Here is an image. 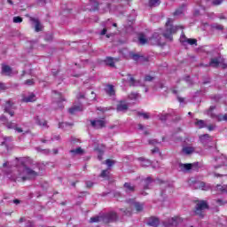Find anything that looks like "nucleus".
<instances>
[{
    "label": "nucleus",
    "instance_id": "4",
    "mask_svg": "<svg viewBox=\"0 0 227 227\" xmlns=\"http://www.w3.org/2000/svg\"><path fill=\"white\" fill-rule=\"evenodd\" d=\"M54 102L52 103V106L54 109H63V102H65V98H63V96H61V93H58L54 91Z\"/></svg>",
    "mask_w": 227,
    "mask_h": 227
},
{
    "label": "nucleus",
    "instance_id": "39",
    "mask_svg": "<svg viewBox=\"0 0 227 227\" xmlns=\"http://www.w3.org/2000/svg\"><path fill=\"white\" fill-rule=\"evenodd\" d=\"M160 4V0H149V6L155 7Z\"/></svg>",
    "mask_w": 227,
    "mask_h": 227
},
{
    "label": "nucleus",
    "instance_id": "51",
    "mask_svg": "<svg viewBox=\"0 0 227 227\" xmlns=\"http://www.w3.org/2000/svg\"><path fill=\"white\" fill-rule=\"evenodd\" d=\"M14 130H16V132H19V134L23 132L22 128H19L17 126H14Z\"/></svg>",
    "mask_w": 227,
    "mask_h": 227
},
{
    "label": "nucleus",
    "instance_id": "62",
    "mask_svg": "<svg viewBox=\"0 0 227 227\" xmlns=\"http://www.w3.org/2000/svg\"><path fill=\"white\" fill-rule=\"evenodd\" d=\"M107 33V28H104L102 31H101V35H104Z\"/></svg>",
    "mask_w": 227,
    "mask_h": 227
},
{
    "label": "nucleus",
    "instance_id": "31",
    "mask_svg": "<svg viewBox=\"0 0 227 227\" xmlns=\"http://www.w3.org/2000/svg\"><path fill=\"white\" fill-rule=\"evenodd\" d=\"M144 189H150V185H152V182H153V180H152V177H147L145 179H144Z\"/></svg>",
    "mask_w": 227,
    "mask_h": 227
},
{
    "label": "nucleus",
    "instance_id": "26",
    "mask_svg": "<svg viewBox=\"0 0 227 227\" xmlns=\"http://www.w3.org/2000/svg\"><path fill=\"white\" fill-rule=\"evenodd\" d=\"M69 153L72 154L73 157H75V155H82L84 153V150H82V148L81 147H78L76 149L69 151Z\"/></svg>",
    "mask_w": 227,
    "mask_h": 227
},
{
    "label": "nucleus",
    "instance_id": "29",
    "mask_svg": "<svg viewBox=\"0 0 227 227\" xmlns=\"http://www.w3.org/2000/svg\"><path fill=\"white\" fill-rule=\"evenodd\" d=\"M124 189L126 192H134V191H136V186L132 185L130 183H125Z\"/></svg>",
    "mask_w": 227,
    "mask_h": 227
},
{
    "label": "nucleus",
    "instance_id": "45",
    "mask_svg": "<svg viewBox=\"0 0 227 227\" xmlns=\"http://www.w3.org/2000/svg\"><path fill=\"white\" fill-rule=\"evenodd\" d=\"M24 84H26L27 86H33V84H35V81L33 79H28L25 81Z\"/></svg>",
    "mask_w": 227,
    "mask_h": 227
},
{
    "label": "nucleus",
    "instance_id": "21",
    "mask_svg": "<svg viewBox=\"0 0 227 227\" xmlns=\"http://www.w3.org/2000/svg\"><path fill=\"white\" fill-rule=\"evenodd\" d=\"M127 109H129V105H127V103L121 101L118 105H117V111L121 112V113H125V111H127Z\"/></svg>",
    "mask_w": 227,
    "mask_h": 227
},
{
    "label": "nucleus",
    "instance_id": "52",
    "mask_svg": "<svg viewBox=\"0 0 227 227\" xmlns=\"http://www.w3.org/2000/svg\"><path fill=\"white\" fill-rule=\"evenodd\" d=\"M15 124H13L12 122H9L8 124H7V127H8V129H15Z\"/></svg>",
    "mask_w": 227,
    "mask_h": 227
},
{
    "label": "nucleus",
    "instance_id": "30",
    "mask_svg": "<svg viewBox=\"0 0 227 227\" xmlns=\"http://www.w3.org/2000/svg\"><path fill=\"white\" fill-rule=\"evenodd\" d=\"M2 72H3V74H4V75H11L12 74V67H10V66L3 65Z\"/></svg>",
    "mask_w": 227,
    "mask_h": 227
},
{
    "label": "nucleus",
    "instance_id": "49",
    "mask_svg": "<svg viewBox=\"0 0 227 227\" xmlns=\"http://www.w3.org/2000/svg\"><path fill=\"white\" fill-rule=\"evenodd\" d=\"M152 81H153V77H152L151 75H146L145 77V82H152Z\"/></svg>",
    "mask_w": 227,
    "mask_h": 227
},
{
    "label": "nucleus",
    "instance_id": "7",
    "mask_svg": "<svg viewBox=\"0 0 227 227\" xmlns=\"http://www.w3.org/2000/svg\"><path fill=\"white\" fill-rule=\"evenodd\" d=\"M127 203L130 205V207H134L136 212H142L145 208V204L141 202L136 201V199H129Z\"/></svg>",
    "mask_w": 227,
    "mask_h": 227
},
{
    "label": "nucleus",
    "instance_id": "37",
    "mask_svg": "<svg viewBox=\"0 0 227 227\" xmlns=\"http://www.w3.org/2000/svg\"><path fill=\"white\" fill-rule=\"evenodd\" d=\"M168 116H171V113L160 114L159 115V118L161 121H166V120H168Z\"/></svg>",
    "mask_w": 227,
    "mask_h": 227
},
{
    "label": "nucleus",
    "instance_id": "5",
    "mask_svg": "<svg viewBox=\"0 0 227 227\" xmlns=\"http://www.w3.org/2000/svg\"><path fill=\"white\" fill-rule=\"evenodd\" d=\"M214 162L215 169H219L222 166H227V157L224 154H221L214 159Z\"/></svg>",
    "mask_w": 227,
    "mask_h": 227
},
{
    "label": "nucleus",
    "instance_id": "60",
    "mask_svg": "<svg viewBox=\"0 0 227 227\" xmlns=\"http://www.w3.org/2000/svg\"><path fill=\"white\" fill-rule=\"evenodd\" d=\"M216 203H218V204H220V205H224V203L223 202V200H221V199H218V200H216Z\"/></svg>",
    "mask_w": 227,
    "mask_h": 227
},
{
    "label": "nucleus",
    "instance_id": "1",
    "mask_svg": "<svg viewBox=\"0 0 227 227\" xmlns=\"http://www.w3.org/2000/svg\"><path fill=\"white\" fill-rule=\"evenodd\" d=\"M29 158H22L18 160L17 170L12 176L14 182H26L27 180H35L36 176L42 175V168L39 163L29 166Z\"/></svg>",
    "mask_w": 227,
    "mask_h": 227
},
{
    "label": "nucleus",
    "instance_id": "8",
    "mask_svg": "<svg viewBox=\"0 0 227 227\" xmlns=\"http://www.w3.org/2000/svg\"><path fill=\"white\" fill-rule=\"evenodd\" d=\"M214 109H215V106H212L209 107V110L207 111V114L209 116H211V118H216V120L218 121H227V114H219V115H215L214 114H212V112L214 111Z\"/></svg>",
    "mask_w": 227,
    "mask_h": 227
},
{
    "label": "nucleus",
    "instance_id": "32",
    "mask_svg": "<svg viewBox=\"0 0 227 227\" xmlns=\"http://www.w3.org/2000/svg\"><path fill=\"white\" fill-rule=\"evenodd\" d=\"M77 111H82V106H74L71 108H69L70 114H75Z\"/></svg>",
    "mask_w": 227,
    "mask_h": 227
},
{
    "label": "nucleus",
    "instance_id": "54",
    "mask_svg": "<svg viewBox=\"0 0 227 227\" xmlns=\"http://www.w3.org/2000/svg\"><path fill=\"white\" fill-rule=\"evenodd\" d=\"M159 142H157L155 139H153V140H150L149 141V145H157Z\"/></svg>",
    "mask_w": 227,
    "mask_h": 227
},
{
    "label": "nucleus",
    "instance_id": "59",
    "mask_svg": "<svg viewBox=\"0 0 227 227\" xmlns=\"http://www.w3.org/2000/svg\"><path fill=\"white\" fill-rule=\"evenodd\" d=\"M65 125H67V123H65V122L59 123V129H63V127H65Z\"/></svg>",
    "mask_w": 227,
    "mask_h": 227
},
{
    "label": "nucleus",
    "instance_id": "28",
    "mask_svg": "<svg viewBox=\"0 0 227 227\" xmlns=\"http://www.w3.org/2000/svg\"><path fill=\"white\" fill-rule=\"evenodd\" d=\"M159 223L160 221L158 220V218H155V217H151L147 221L148 226H154V227L159 226Z\"/></svg>",
    "mask_w": 227,
    "mask_h": 227
},
{
    "label": "nucleus",
    "instance_id": "38",
    "mask_svg": "<svg viewBox=\"0 0 227 227\" xmlns=\"http://www.w3.org/2000/svg\"><path fill=\"white\" fill-rule=\"evenodd\" d=\"M216 189H217V191H221L222 192L227 193V184H223V185L217 184Z\"/></svg>",
    "mask_w": 227,
    "mask_h": 227
},
{
    "label": "nucleus",
    "instance_id": "63",
    "mask_svg": "<svg viewBox=\"0 0 227 227\" xmlns=\"http://www.w3.org/2000/svg\"><path fill=\"white\" fill-rule=\"evenodd\" d=\"M8 4H11L12 6H13V1L12 0H7Z\"/></svg>",
    "mask_w": 227,
    "mask_h": 227
},
{
    "label": "nucleus",
    "instance_id": "33",
    "mask_svg": "<svg viewBox=\"0 0 227 227\" xmlns=\"http://www.w3.org/2000/svg\"><path fill=\"white\" fill-rule=\"evenodd\" d=\"M200 139L203 144L208 143V141H210V135L208 134L202 135L200 137Z\"/></svg>",
    "mask_w": 227,
    "mask_h": 227
},
{
    "label": "nucleus",
    "instance_id": "22",
    "mask_svg": "<svg viewBox=\"0 0 227 227\" xmlns=\"http://www.w3.org/2000/svg\"><path fill=\"white\" fill-rule=\"evenodd\" d=\"M138 160L140 161V166H142V168H148L152 166V161L150 160L140 157L138 158Z\"/></svg>",
    "mask_w": 227,
    "mask_h": 227
},
{
    "label": "nucleus",
    "instance_id": "55",
    "mask_svg": "<svg viewBox=\"0 0 227 227\" xmlns=\"http://www.w3.org/2000/svg\"><path fill=\"white\" fill-rule=\"evenodd\" d=\"M45 40H46V42H51V40H52V35H46Z\"/></svg>",
    "mask_w": 227,
    "mask_h": 227
},
{
    "label": "nucleus",
    "instance_id": "17",
    "mask_svg": "<svg viewBox=\"0 0 227 227\" xmlns=\"http://www.w3.org/2000/svg\"><path fill=\"white\" fill-rule=\"evenodd\" d=\"M182 219L179 216H174L170 219H168V224L170 226H178V224H180V223H182Z\"/></svg>",
    "mask_w": 227,
    "mask_h": 227
},
{
    "label": "nucleus",
    "instance_id": "18",
    "mask_svg": "<svg viewBox=\"0 0 227 227\" xmlns=\"http://www.w3.org/2000/svg\"><path fill=\"white\" fill-rule=\"evenodd\" d=\"M197 163H181L179 164V168L182 171H189L190 169H192V166H196Z\"/></svg>",
    "mask_w": 227,
    "mask_h": 227
},
{
    "label": "nucleus",
    "instance_id": "41",
    "mask_svg": "<svg viewBox=\"0 0 227 227\" xmlns=\"http://www.w3.org/2000/svg\"><path fill=\"white\" fill-rule=\"evenodd\" d=\"M101 178H109V170H103L100 174Z\"/></svg>",
    "mask_w": 227,
    "mask_h": 227
},
{
    "label": "nucleus",
    "instance_id": "46",
    "mask_svg": "<svg viewBox=\"0 0 227 227\" xmlns=\"http://www.w3.org/2000/svg\"><path fill=\"white\" fill-rule=\"evenodd\" d=\"M122 212H123V215H132V210L131 209H126V210H123V209H121Z\"/></svg>",
    "mask_w": 227,
    "mask_h": 227
},
{
    "label": "nucleus",
    "instance_id": "34",
    "mask_svg": "<svg viewBox=\"0 0 227 227\" xmlns=\"http://www.w3.org/2000/svg\"><path fill=\"white\" fill-rule=\"evenodd\" d=\"M195 125H197V127H199V129H205V127H207V124L205 123V121H203V120H197L195 121Z\"/></svg>",
    "mask_w": 227,
    "mask_h": 227
},
{
    "label": "nucleus",
    "instance_id": "48",
    "mask_svg": "<svg viewBox=\"0 0 227 227\" xmlns=\"http://www.w3.org/2000/svg\"><path fill=\"white\" fill-rule=\"evenodd\" d=\"M106 164L108 166V168H111L114 164V160L108 159L106 160Z\"/></svg>",
    "mask_w": 227,
    "mask_h": 227
},
{
    "label": "nucleus",
    "instance_id": "58",
    "mask_svg": "<svg viewBox=\"0 0 227 227\" xmlns=\"http://www.w3.org/2000/svg\"><path fill=\"white\" fill-rule=\"evenodd\" d=\"M12 203H14V205H20V200L16 199V200H14L12 201Z\"/></svg>",
    "mask_w": 227,
    "mask_h": 227
},
{
    "label": "nucleus",
    "instance_id": "57",
    "mask_svg": "<svg viewBox=\"0 0 227 227\" xmlns=\"http://www.w3.org/2000/svg\"><path fill=\"white\" fill-rule=\"evenodd\" d=\"M214 129H215V126H214V125L207 126V130L212 131V130H214Z\"/></svg>",
    "mask_w": 227,
    "mask_h": 227
},
{
    "label": "nucleus",
    "instance_id": "47",
    "mask_svg": "<svg viewBox=\"0 0 227 227\" xmlns=\"http://www.w3.org/2000/svg\"><path fill=\"white\" fill-rule=\"evenodd\" d=\"M6 90H8L6 83L0 82V91H4Z\"/></svg>",
    "mask_w": 227,
    "mask_h": 227
},
{
    "label": "nucleus",
    "instance_id": "61",
    "mask_svg": "<svg viewBox=\"0 0 227 227\" xmlns=\"http://www.w3.org/2000/svg\"><path fill=\"white\" fill-rule=\"evenodd\" d=\"M139 130H145V126L143 124H138Z\"/></svg>",
    "mask_w": 227,
    "mask_h": 227
},
{
    "label": "nucleus",
    "instance_id": "6",
    "mask_svg": "<svg viewBox=\"0 0 227 227\" xmlns=\"http://www.w3.org/2000/svg\"><path fill=\"white\" fill-rule=\"evenodd\" d=\"M207 208H208V204H207V201L205 200L199 201L195 207L196 215H199V217H203V211Z\"/></svg>",
    "mask_w": 227,
    "mask_h": 227
},
{
    "label": "nucleus",
    "instance_id": "27",
    "mask_svg": "<svg viewBox=\"0 0 227 227\" xmlns=\"http://www.w3.org/2000/svg\"><path fill=\"white\" fill-rule=\"evenodd\" d=\"M138 42L140 45H145V43H148V38H146V35H145V34H139Z\"/></svg>",
    "mask_w": 227,
    "mask_h": 227
},
{
    "label": "nucleus",
    "instance_id": "14",
    "mask_svg": "<svg viewBox=\"0 0 227 227\" xmlns=\"http://www.w3.org/2000/svg\"><path fill=\"white\" fill-rule=\"evenodd\" d=\"M22 102H35L36 100V96L35 93H29L27 96L22 95Z\"/></svg>",
    "mask_w": 227,
    "mask_h": 227
},
{
    "label": "nucleus",
    "instance_id": "16",
    "mask_svg": "<svg viewBox=\"0 0 227 227\" xmlns=\"http://www.w3.org/2000/svg\"><path fill=\"white\" fill-rule=\"evenodd\" d=\"M4 111L5 113H8L10 116H13L15 114V112H13V105L12 104V102L7 101L5 103Z\"/></svg>",
    "mask_w": 227,
    "mask_h": 227
},
{
    "label": "nucleus",
    "instance_id": "19",
    "mask_svg": "<svg viewBox=\"0 0 227 227\" xmlns=\"http://www.w3.org/2000/svg\"><path fill=\"white\" fill-rule=\"evenodd\" d=\"M195 189H201V191H208L210 186L203 182H197L195 183Z\"/></svg>",
    "mask_w": 227,
    "mask_h": 227
},
{
    "label": "nucleus",
    "instance_id": "10",
    "mask_svg": "<svg viewBox=\"0 0 227 227\" xmlns=\"http://www.w3.org/2000/svg\"><path fill=\"white\" fill-rule=\"evenodd\" d=\"M128 82L129 86H145V83H143V82H141L140 80H135V78L132 77V74H128Z\"/></svg>",
    "mask_w": 227,
    "mask_h": 227
},
{
    "label": "nucleus",
    "instance_id": "50",
    "mask_svg": "<svg viewBox=\"0 0 227 227\" xmlns=\"http://www.w3.org/2000/svg\"><path fill=\"white\" fill-rule=\"evenodd\" d=\"M86 186L88 187V189H91V187H93V182L87 181L86 182Z\"/></svg>",
    "mask_w": 227,
    "mask_h": 227
},
{
    "label": "nucleus",
    "instance_id": "23",
    "mask_svg": "<svg viewBox=\"0 0 227 227\" xmlns=\"http://www.w3.org/2000/svg\"><path fill=\"white\" fill-rule=\"evenodd\" d=\"M184 12H185V4H182L175 11L174 17H182V15H184Z\"/></svg>",
    "mask_w": 227,
    "mask_h": 227
},
{
    "label": "nucleus",
    "instance_id": "3",
    "mask_svg": "<svg viewBox=\"0 0 227 227\" xmlns=\"http://www.w3.org/2000/svg\"><path fill=\"white\" fill-rule=\"evenodd\" d=\"M171 22H173V20H171V19H168L166 23V31L163 33V36H165V38H168V40H173L172 35L180 28H182V27L180 26L173 27V25H171Z\"/></svg>",
    "mask_w": 227,
    "mask_h": 227
},
{
    "label": "nucleus",
    "instance_id": "42",
    "mask_svg": "<svg viewBox=\"0 0 227 227\" xmlns=\"http://www.w3.org/2000/svg\"><path fill=\"white\" fill-rule=\"evenodd\" d=\"M139 94L137 93H131L129 95V100H137V98H138Z\"/></svg>",
    "mask_w": 227,
    "mask_h": 227
},
{
    "label": "nucleus",
    "instance_id": "13",
    "mask_svg": "<svg viewBox=\"0 0 227 227\" xmlns=\"http://www.w3.org/2000/svg\"><path fill=\"white\" fill-rule=\"evenodd\" d=\"M36 125H39V127H42V129H49V125H47V121L43 119H40L38 116L34 118Z\"/></svg>",
    "mask_w": 227,
    "mask_h": 227
},
{
    "label": "nucleus",
    "instance_id": "20",
    "mask_svg": "<svg viewBox=\"0 0 227 227\" xmlns=\"http://www.w3.org/2000/svg\"><path fill=\"white\" fill-rule=\"evenodd\" d=\"M180 40L183 43L187 42V43H189L190 45H196L198 43V40H196V39H187V37H185V35H184V34L182 35Z\"/></svg>",
    "mask_w": 227,
    "mask_h": 227
},
{
    "label": "nucleus",
    "instance_id": "35",
    "mask_svg": "<svg viewBox=\"0 0 227 227\" xmlns=\"http://www.w3.org/2000/svg\"><path fill=\"white\" fill-rule=\"evenodd\" d=\"M211 27L212 29H215L216 31H223V29H224V27L218 23L212 24Z\"/></svg>",
    "mask_w": 227,
    "mask_h": 227
},
{
    "label": "nucleus",
    "instance_id": "44",
    "mask_svg": "<svg viewBox=\"0 0 227 227\" xmlns=\"http://www.w3.org/2000/svg\"><path fill=\"white\" fill-rule=\"evenodd\" d=\"M13 22L14 24H20V22H22V18L20 16H15L13 18Z\"/></svg>",
    "mask_w": 227,
    "mask_h": 227
},
{
    "label": "nucleus",
    "instance_id": "40",
    "mask_svg": "<svg viewBox=\"0 0 227 227\" xmlns=\"http://www.w3.org/2000/svg\"><path fill=\"white\" fill-rule=\"evenodd\" d=\"M137 116H142L144 118V120H149L150 119V114H148V113L138 112Z\"/></svg>",
    "mask_w": 227,
    "mask_h": 227
},
{
    "label": "nucleus",
    "instance_id": "9",
    "mask_svg": "<svg viewBox=\"0 0 227 227\" xmlns=\"http://www.w3.org/2000/svg\"><path fill=\"white\" fill-rule=\"evenodd\" d=\"M90 125L93 129H102L106 127V121L99 119V120H93L90 121Z\"/></svg>",
    "mask_w": 227,
    "mask_h": 227
},
{
    "label": "nucleus",
    "instance_id": "25",
    "mask_svg": "<svg viewBox=\"0 0 227 227\" xmlns=\"http://www.w3.org/2000/svg\"><path fill=\"white\" fill-rule=\"evenodd\" d=\"M30 20L32 22H34L35 24V29L36 31V33H38L39 31H42V24H40V21L35 18H31Z\"/></svg>",
    "mask_w": 227,
    "mask_h": 227
},
{
    "label": "nucleus",
    "instance_id": "64",
    "mask_svg": "<svg viewBox=\"0 0 227 227\" xmlns=\"http://www.w3.org/2000/svg\"><path fill=\"white\" fill-rule=\"evenodd\" d=\"M98 160H102V153L98 155Z\"/></svg>",
    "mask_w": 227,
    "mask_h": 227
},
{
    "label": "nucleus",
    "instance_id": "56",
    "mask_svg": "<svg viewBox=\"0 0 227 227\" xmlns=\"http://www.w3.org/2000/svg\"><path fill=\"white\" fill-rule=\"evenodd\" d=\"M159 148L158 147H154L153 150H152V153H159Z\"/></svg>",
    "mask_w": 227,
    "mask_h": 227
},
{
    "label": "nucleus",
    "instance_id": "15",
    "mask_svg": "<svg viewBox=\"0 0 227 227\" xmlns=\"http://www.w3.org/2000/svg\"><path fill=\"white\" fill-rule=\"evenodd\" d=\"M182 152H183L184 155H192V153H194V152H196V148H194L191 145H186V146L183 147Z\"/></svg>",
    "mask_w": 227,
    "mask_h": 227
},
{
    "label": "nucleus",
    "instance_id": "43",
    "mask_svg": "<svg viewBox=\"0 0 227 227\" xmlns=\"http://www.w3.org/2000/svg\"><path fill=\"white\" fill-rule=\"evenodd\" d=\"M206 1H211L214 6H219V4H222L223 0H206Z\"/></svg>",
    "mask_w": 227,
    "mask_h": 227
},
{
    "label": "nucleus",
    "instance_id": "12",
    "mask_svg": "<svg viewBox=\"0 0 227 227\" xmlns=\"http://www.w3.org/2000/svg\"><path fill=\"white\" fill-rule=\"evenodd\" d=\"M130 56L134 61H137L138 63H143L144 61H148V59H146V58H145V56L139 55L137 53H131Z\"/></svg>",
    "mask_w": 227,
    "mask_h": 227
},
{
    "label": "nucleus",
    "instance_id": "24",
    "mask_svg": "<svg viewBox=\"0 0 227 227\" xmlns=\"http://www.w3.org/2000/svg\"><path fill=\"white\" fill-rule=\"evenodd\" d=\"M105 91L109 97H114V95H115L114 86L113 85H106Z\"/></svg>",
    "mask_w": 227,
    "mask_h": 227
},
{
    "label": "nucleus",
    "instance_id": "2",
    "mask_svg": "<svg viewBox=\"0 0 227 227\" xmlns=\"http://www.w3.org/2000/svg\"><path fill=\"white\" fill-rule=\"evenodd\" d=\"M117 220L118 215L111 211L99 216L91 217L90 223H104L105 224H109V223H114Z\"/></svg>",
    "mask_w": 227,
    "mask_h": 227
},
{
    "label": "nucleus",
    "instance_id": "36",
    "mask_svg": "<svg viewBox=\"0 0 227 227\" xmlns=\"http://www.w3.org/2000/svg\"><path fill=\"white\" fill-rule=\"evenodd\" d=\"M105 62L106 65H108V67H114V58L108 57V58H106Z\"/></svg>",
    "mask_w": 227,
    "mask_h": 227
},
{
    "label": "nucleus",
    "instance_id": "53",
    "mask_svg": "<svg viewBox=\"0 0 227 227\" xmlns=\"http://www.w3.org/2000/svg\"><path fill=\"white\" fill-rule=\"evenodd\" d=\"M26 227H35V223L33 222H27Z\"/></svg>",
    "mask_w": 227,
    "mask_h": 227
},
{
    "label": "nucleus",
    "instance_id": "11",
    "mask_svg": "<svg viewBox=\"0 0 227 227\" xmlns=\"http://www.w3.org/2000/svg\"><path fill=\"white\" fill-rule=\"evenodd\" d=\"M220 63H223V59L218 56L211 59L209 62V67H212L213 68H217Z\"/></svg>",
    "mask_w": 227,
    "mask_h": 227
}]
</instances>
